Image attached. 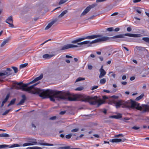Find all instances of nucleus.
Listing matches in <instances>:
<instances>
[{
  "instance_id": "1",
  "label": "nucleus",
  "mask_w": 149,
  "mask_h": 149,
  "mask_svg": "<svg viewBox=\"0 0 149 149\" xmlns=\"http://www.w3.org/2000/svg\"><path fill=\"white\" fill-rule=\"evenodd\" d=\"M38 84L36 83L33 85L26 88L29 85V84H24L22 86H15L16 89H21L23 91H27L33 94H39V96L43 98L49 97L51 101L54 102L55 99H65L64 96H61V91H56L54 90H40L38 88H35V86Z\"/></svg>"
},
{
  "instance_id": "2",
  "label": "nucleus",
  "mask_w": 149,
  "mask_h": 149,
  "mask_svg": "<svg viewBox=\"0 0 149 149\" xmlns=\"http://www.w3.org/2000/svg\"><path fill=\"white\" fill-rule=\"evenodd\" d=\"M114 104L117 108L121 107L123 108H135L138 110L143 109L144 111L147 109V107L146 105H143L140 106L139 104L132 100L126 102L122 100L115 101H114Z\"/></svg>"
},
{
  "instance_id": "3",
  "label": "nucleus",
  "mask_w": 149,
  "mask_h": 149,
  "mask_svg": "<svg viewBox=\"0 0 149 149\" xmlns=\"http://www.w3.org/2000/svg\"><path fill=\"white\" fill-rule=\"evenodd\" d=\"M88 102L91 105H96L97 107H99L102 104L104 103V102L101 99L98 98L97 96L94 97H87L85 101Z\"/></svg>"
},
{
  "instance_id": "4",
  "label": "nucleus",
  "mask_w": 149,
  "mask_h": 149,
  "mask_svg": "<svg viewBox=\"0 0 149 149\" xmlns=\"http://www.w3.org/2000/svg\"><path fill=\"white\" fill-rule=\"evenodd\" d=\"M94 35L99 36V37L96 38H98L96 39L90 41V44H94L96 43L105 41L109 40V38L107 36H102L101 35Z\"/></svg>"
},
{
  "instance_id": "5",
  "label": "nucleus",
  "mask_w": 149,
  "mask_h": 149,
  "mask_svg": "<svg viewBox=\"0 0 149 149\" xmlns=\"http://www.w3.org/2000/svg\"><path fill=\"white\" fill-rule=\"evenodd\" d=\"M98 37H99V36L97 35H91L86 37H83L72 40V41L71 43H72L75 44L85 39H93L95 38H96Z\"/></svg>"
},
{
  "instance_id": "6",
  "label": "nucleus",
  "mask_w": 149,
  "mask_h": 149,
  "mask_svg": "<svg viewBox=\"0 0 149 149\" xmlns=\"http://www.w3.org/2000/svg\"><path fill=\"white\" fill-rule=\"evenodd\" d=\"M28 142L23 144L22 146L24 147L29 146L36 145L37 144V140L33 138H29L28 139Z\"/></svg>"
},
{
  "instance_id": "7",
  "label": "nucleus",
  "mask_w": 149,
  "mask_h": 149,
  "mask_svg": "<svg viewBox=\"0 0 149 149\" xmlns=\"http://www.w3.org/2000/svg\"><path fill=\"white\" fill-rule=\"evenodd\" d=\"M79 46L78 45H75L72 44H68L65 45L63 46L60 49L61 50H64L65 49H67L73 47H77Z\"/></svg>"
},
{
  "instance_id": "8",
  "label": "nucleus",
  "mask_w": 149,
  "mask_h": 149,
  "mask_svg": "<svg viewBox=\"0 0 149 149\" xmlns=\"http://www.w3.org/2000/svg\"><path fill=\"white\" fill-rule=\"evenodd\" d=\"M7 71L8 72L5 71L3 72H0V76L4 75L8 76L12 74V70L10 68H7Z\"/></svg>"
},
{
  "instance_id": "9",
  "label": "nucleus",
  "mask_w": 149,
  "mask_h": 149,
  "mask_svg": "<svg viewBox=\"0 0 149 149\" xmlns=\"http://www.w3.org/2000/svg\"><path fill=\"white\" fill-rule=\"evenodd\" d=\"M103 66H102L99 70L100 74L99 75V77L100 78H101L103 77L106 74V72L103 69Z\"/></svg>"
},
{
  "instance_id": "10",
  "label": "nucleus",
  "mask_w": 149,
  "mask_h": 149,
  "mask_svg": "<svg viewBox=\"0 0 149 149\" xmlns=\"http://www.w3.org/2000/svg\"><path fill=\"white\" fill-rule=\"evenodd\" d=\"M57 21L56 19H55L50 22L49 23L45 28V30H47L49 29Z\"/></svg>"
},
{
  "instance_id": "11",
  "label": "nucleus",
  "mask_w": 149,
  "mask_h": 149,
  "mask_svg": "<svg viewBox=\"0 0 149 149\" xmlns=\"http://www.w3.org/2000/svg\"><path fill=\"white\" fill-rule=\"evenodd\" d=\"M126 36L133 37H140L142 36V35L139 34H132L127 33L126 34Z\"/></svg>"
},
{
  "instance_id": "12",
  "label": "nucleus",
  "mask_w": 149,
  "mask_h": 149,
  "mask_svg": "<svg viewBox=\"0 0 149 149\" xmlns=\"http://www.w3.org/2000/svg\"><path fill=\"white\" fill-rule=\"evenodd\" d=\"M92 8V6H88L83 11V13L81 14V16H82L85 15L87 13H88Z\"/></svg>"
},
{
  "instance_id": "13",
  "label": "nucleus",
  "mask_w": 149,
  "mask_h": 149,
  "mask_svg": "<svg viewBox=\"0 0 149 149\" xmlns=\"http://www.w3.org/2000/svg\"><path fill=\"white\" fill-rule=\"evenodd\" d=\"M43 77V75L42 74H41L39 76L35 78L32 81L28 83V84H29V85L32 84L35 82L37 81L40 80Z\"/></svg>"
},
{
  "instance_id": "14",
  "label": "nucleus",
  "mask_w": 149,
  "mask_h": 149,
  "mask_svg": "<svg viewBox=\"0 0 149 149\" xmlns=\"http://www.w3.org/2000/svg\"><path fill=\"white\" fill-rule=\"evenodd\" d=\"M127 33L124 34H120L116 35L111 37V38L113 39L118 38H125V36H126Z\"/></svg>"
},
{
  "instance_id": "15",
  "label": "nucleus",
  "mask_w": 149,
  "mask_h": 149,
  "mask_svg": "<svg viewBox=\"0 0 149 149\" xmlns=\"http://www.w3.org/2000/svg\"><path fill=\"white\" fill-rule=\"evenodd\" d=\"M22 99L20 100L19 103L17 104V105H22L24 102L26 100V97L24 95H23L22 96Z\"/></svg>"
},
{
  "instance_id": "16",
  "label": "nucleus",
  "mask_w": 149,
  "mask_h": 149,
  "mask_svg": "<svg viewBox=\"0 0 149 149\" xmlns=\"http://www.w3.org/2000/svg\"><path fill=\"white\" fill-rule=\"evenodd\" d=\"M68 13V11L65 10L63 11L58 16V18H61L64 16Z\"/></svg>"
},
{
  "instance_id": "17",
  "label": "nucleus",
  "mask_w": 149,
  "mask_h": 149,
  "mask_svg": "<svg viewBox=\"0 0 149 149\" xmlns=\"http://www.w3.org/2000/svg\"><path fill=\"white\" fill-rule=\"evenodd\" d=\"M122 141V139H114L110 140V141L113 143H118Z\"/></svg>"
},
{
  "instance_id": "18",
  "label": "nucleus",
  "mask_w": 149,
  "mask_h": 149,
  "mask_svg": "<svg viewBox=\"0 0 149 149\" xmlns=\"http://www.w3.org/2000/svg\"><path fill=\"white\" fill-rule=\"evenodd\" d=\"M10 39L9 38L4 40L1 45V47H3L5 45L9 42Z\"/></svg>"
},
{
  "instance_id": "19",
  "label": "nucleus",
  "mask_w": 149,
  "mask_h": 149,
  "mask_svg": "<svg viewBox=\"0 0 149 149\" xmlns=\"http://www.w3.org/2000/svg\"><path fill=\"white\" fill-rule=\"evenodd\" d=\"M53 56V55H49L48 54H45L42 56L43 58L45 59L50 58Z\"/></svg>"
},
{
  "instance_id": "20",
  "label": "nucleus",
  "mask_w": 149,
  "mask_h": 149,
  "mask_svg": "<svg viewBox=\"0 0 149 149\" xmlns=\"http://www.w3.org/2000/svg\"><path fill=\"white\" fill-rule=\"evenodd\" d=\"M90 40H87L83 41L82 42L78 43L77 44L79 45H85V44H90Z\"/></svg>"
},
{
  "instance_id": "21",
  "label": "nucleus",
  "mask_w": 149,
  "mask_h": 149,
  "mask_svg": "<svg viewBox=\"0 0 149 149\" xmlns=\"http://www.w3.org/2000/svg\"><path fill=\"white\" fill-rule=\"evenodd\" d=\"M13 20L12 17L11 16L9 17L6 20V22L7 23L11 22L13 23Z\"/></svg>"
},
{
  "instance_id": "22",
  "label": "nucleus",
  "mask_w": 149,
  "mask_h": 149,
  "mask_svg": "<svg viewBox=\"0 0 149 149\" xmlns=\"http://www.w3.org/2000/svg\"><path fill=\"white\" fill-rule=\"evenodd\" d=\"M68 99L69 101H74L77 100V98L74 97L69 96L68 97Z\"/></svg>"
},
{
  "instance_id": "23",
  "label": "nucleus",
  "mask_w": 149,
  "mask_h": 149,
  "mask_svg": "<svg viewBox=\"0 0 149 149\" xmlns=\"http://www.w3.org/2000/svg\"><path fill=\"white\" fill-rule=\"evenodd\" d=\"M26 149H42L40 147L38 146L29 147L26 148Z\"/></svg>"
},
{
  "instance_id": "24",
  "label": "nucleus",
  "mask_w": 149,
  "mask_h": 149,
  "mask_svg": "<svg viewBox=\"0 0 149 149\" xmlns=\"http://www.w3.org/2000/svg\"><path fill=\"white\" fill-rule=\"evenodd\" d=\"M20 146L17 144H15L11 145H9L8 148H11L14 147H19Z\"/></svg>"
},
{
  "instance_id": "25",
  "label": "nucleus",
  "mask_w": 149,
  "mask_h": 149,
  "mask_svg": "<svg viewBox=\"0 0 149 149\" xmlns=\"http://www.w3.org/2000/svg\"><path fill=\"white\" fill-rule=\"evenodd\" d=\"M16 99H14L11 100L10 103H9L8 105V107L14 104L16 101Z\"/></svg>"
},
{
  "instance_id": "26",
  "label": "nucleus",
  "mask_w": 149,
  "mask_h": 149,
  "mask_svg": "<svg viewBox=\"0 0 149 149\" xmlns=\"http://www.w3.org/2000/svg\"><path fill=\"white\" fill-rule=\"evenodd\" d=\"M144 95L143 93L142 94L139 96L137 97L135 99V100L136 101H139L143 97Z\"/></svg>"
},
{
  "instance_id": "27",
  "label": "nucleus",
  "mask_w": 149,
  "mask_h": 149,
  "mask_svg": "<svg viewBox=\"0 0 149 149\" xmlns=\"http://www.w3.org/2000/svg\"><path fill=\"white\" fill-rule=\"evenodd\" d=\"M9 135L6 133H3L0 134V137H9Z\"/></svg>"
},
{
  "instance_id": "28",
  "label": "nucleus",
  "mask_w": 149,
  "mask_h": 149,
  "mask_svg": "<svg viewBox=\"0 0 149 149\" xmlns=\"http://www.w3.org/2000/svg\"><path fill=\"white\" fill-rule=\"evenodd\" d=\"M106 81V79L105 78H103L100 80V83L102 84H104Z\"/></svg>"
},
{
  "instance_id": "29",
  "label": "nucleus",
  "mask_w": 149,
  "mask_h": 149,
  "mask_svg": "<svg viewBox=\"0 0 149 149\" xmlns=\"http://www.w3.org/2000/svg\"><path fill=\"white\" fill-rule=\"evenodd\" d=\"M39 144L41 145L47 146H53V145L51 144H49L45 143H40Z\"/></svg>"
},
{
  "instance_id": "30",
  "label": "nucleus",
  "mask_w": 149,
  "mask_h": 149,
  "mask_svg": "<svg viewBox=\"0 0 149 149\" xmlns=\"http://www.w3.org/2000/svg\"><path fill=\"white\" fill-rule=\"evenodd\" d=\"M10 96V94H7L6 95V97L3 101L5 103L7 101Z\"/></svg>"
},
{
  "instance_id": "31",
  "label": "nucleus",
  "mask_w": 149,
  "mask_h": 149,
  "mask_svg": "<svg viewBox=\"0 0 149 149\" xmlns=\"http://www.w3.org/2000/svg\"><path fill=\"white\" fill-rule=\"evenodd\" d=\"M8 147H9V145L6 144L0 145V149H3L6 147L8 148Z\"/></svg>"
},
{
  "instance_id": "32",
  "label": "nucleus",
  "mask_w": 149,
  "mask_h": 149,
  "mask_svg": "<svg viewBox=\"0 0 149 149\" xmlns=\"http://www.w3.org/2000/svg\"><path fill=\"white\" fill-rule=\"evenodd\" d=\"M142 40L146 42L149 43V38L143 37L142 38Z\"/></svg>"
},
{
  "instance_id": "33",
  "label": "nucleus",
  "mask_w": 149,
  "mask_h": 149,
  "mask_svg": "<svg viewBox=\"0 0 149 149\" xmlns=\"http://www.w3.org/2000/svg\"><path fill=\"white\" fill-rule=\"evenodd\" d=\"M68 0H61L59 2V4H63L66 2Z\"/></svg>"
},
{
  "instance_id": "34",
  "label": "nucleus",
  "mask_w": 149,
  "mask_h": 149,
  "mask_svg": "<svg viewBox=\"0 0 149 149\" xmlns=\"http://www.w3.org/2000/svg\"><path fill=\"white\" fill-rule=\"evenodd\" d=\"M85 79V78H84L79 77L76 79L75 82H77L81 80H84Z\"/></svg>"
},
{
  "instance_id": "35",
  "label": "nucleus",
  "mask_w": 149,
  "mask_h": 149,
  "mask_svg": "<svg viewBox=\"0 0 149 149\" xmlns=\"http://www.w3.org/2000/svg\"><path fill=\"white\" fill-rule=\"evenodd\" d=\"M28 65V63H25L22 64H21L20 66V68H22L26 67Z\"/></svg>"
},
{
  "instance_id": "36",
  "label": "nucleus",
  "mask_w": 149,
  "mask_h": 149,
  "mask_svg": "<svg viewBox=\"0 0 149 149\" xmlns=\"http://www.w3.org/2000/svg\"><path fill=\"white\" fill-rule=\"evenodd\" d=\"M124 136L123 135V134H118L115 135L114 137L115 138H117V137H118L120 136L123 137Z\"/></svg>"
},
{
  "instance_id": "37",
  "label": "nucleus",
  "mask_w": 149,
  "mask_h": 149,
  "mask_svg": "<svg viewBox=\"0 0 149 149\" xmlns=\"http://www.w3.org/2000/svg\"><path fill=\"white\" fill-rule=\"evenodd\" d=\"M12 68L13 69L15 73H16L18 72V69L17 68L15 67H12Z\"/></svg>"
},
{
  "instance_id": "38",
  "label": "nucleus",
  "mask_w": 149,
  "mask_h": 149,
  "mask_svg": "<svg viewBox=\"0 0 149 149\" xmlns=\"http://www.w3.org/2000/svg\"><path fill=\"white\" fill-rule=\"evenodd\" d=\"M83 89V87H80L77 88L75 90L80 91Z\"/></svg>"
},
{
  "instance_id": "39",
  "label": "nucleus",
  "mask_w": 149,
  "mask_h": 149,
  "mask_svg": "<svg viewBox=\"0 0 149 149\" xmlns=\"http://www.w3.org/2000/svg\"><path fill=\"white\" fill-rule=\"evenodd\" d=\"M11 109L7 110L6 111L3 113V115H5L7 114L10 110Z\"/></svg>"
},
{
  "instance_id": "40",
  "label": "nucleus",
  "mask_w": 149,
  "mask_h": 149,
  "mask_svg": "<svg viewBox=\"0 0 149 149\" xmlns=\"http://www.w3.org/2000/svg\"><path fill=\"white\" fill-rule=\"evenodd\" d=\"M72 136V134H70L68 135H67L65 136V137L66 139H70Z\"/></svg>"
},
{
  "instance_id": "41",
  "label": "nucleus",
  "mask_w": 149,
  "mask_h": 149,
  "mask_svg": "<svg viewBox=\"0 0 149 149\" xmlns=\"http://www.w3.org/2000/svg\"><path fill=\"white\" fill-rule=\"evenodd\" d=\"M115 118L116 119H118L122 117V115L120 114H118L117 115H115Z\"/></svg>"
},
{
  "instance_id": "42",
  "label": "nucleus",
  "mask_w": 149,
  "mask_h": 149,
  "mask_svg": "<svg viewBox=\"0 0 149 149\" xmlns=\"http://www.w3.org/2000/svg\"><path fill=\"white\" fill-rule=\"evenodd\" d=\"M107 30L109 31H112L113 30V27H110L107 29Z\"/></svg>"
},
{
  "instance_id": "43",
  "label": "nucleus",
  "mask_w": 149,
  "mask_h": 149,
  "mask_svg": "<svg viewBox=\"0 0 149 149\" xmlns=\"http://www.w3.org/2000/svg\"><path fill=\"white\" fill-rule=\"evenodd\" d=\"M79 130V129L78 128H75L74 129H73L71 130V132H77Z\"/></svg>"
},
{
  "instance_id": "44",
  "label": "nucleus",
  "mask_w": 149,
  "mask_h": 149,
  "mask_svg": "<svg viewBox=\"0 0 149 149\" xmlns=\"http://www.w3.org/2000/svg\"><path fill=\"white\" fill-rule=\"evenodd\" d=\"M98 87V86H93L92 87V88L91 89V90H94V89H97Z\"/></svg>"
},
{
  "instance_id": "45",
  "label": "nucleus",
  "mask_w": 149,
  "mask_h": 149,
  "mask_svg": "<svg viewBox=\"0 0 149 149\" xmlns=\"http://www.w3.org/2000/svg\"><path fill=\"white\" fill-rule=\"evenodd\" d=\"M132 128L135 130H137L139 129V127L134 126L132 127Z\"/></svg>"
},
{
  "instance_id": "46",
  "label": "nucleus",
  "mask_w": 149,
  "mask_h": 149,
  "mask_svg": "<svg viewBox=\"0 0 149 149\" xmlns=\"http://www.w3.org/2000/svg\"><path fill=\"white\" fill-rule=\"evenodd\" d=\"M13 23H8L9 24V26L12 28H13L14 27V25L13 24Z\"/></svg>"
},
{
  "instance_id": "47",
  "label": "nucleus",
  "mask_w": 149,
  "mask_h": 149,
  "mask_svg": "<svg viewBox=\"0 0 149 149\" xmlns=\"http://www.w3.org/2000/svg\"><path fill=\"white\" fill-rule=\"evenodd\" d=\"M88 69L91 70L93 68V66L91 65H88Z\"/></svg>"
},
{
  "instance_id": "48",
  "label": "nucleus",
  "mask_w": 149,
  "mask_h": 149,
  "mask_svg": "<svg viewBox=\"0 0 149 149\" xmlns=\"http://www.w3.org/2000/svg\"><path fill=\"white\" fill-rule=\"evenodd\" d=\"M141 0H133V1L134 3L139 2L141 1Z\"/></svg>"
},
{
  "instance_id": "49",
  "label": "nucleus",
  "mask_w": 149,
  "mask_h": 149,
  "mask_svg": "<svg viewBox=\"0 0 149 149\" xmlns=\"http://www.w3.org/2000/svg\"><path fill=\"white\" fill-rule=\"evenodd\" d=\"M56 117L54 116H53V117H51L49 119L51 120H54L55 119H56Z\"/></svg>"
},
{
  "instance_id": "50",
  "label": "nucleus",
  "mask_w": 149,
  "mask_h": 149,
  "mask_svg": "<svg viewBox=\"0 0 149 149\" xmlns=\"http://www.w3.org/2000/svg\"><path fill=\"white\" fill-rule=\"evenodd\" d=\"M127 31H128L129 32H130L131 31L132 29L130 27H129L127 28Z\"/></svg>"
},
{
  "instance_id": "51",
  "label": "nucleus",
  "mask_w": 149,
  "mask_h": 149,
  "mask_svg": "<svg viewBox=\"0 0 149 149\" xmlns=\"http://www.w3.org/2000/svg\"><path fill=\"white\" fill-rule=\"evenodd\" d=\"M107 0H96L97 2H104L106 1Z\"/></svg>"
},
{
  "instance_id": "52",
  "label": "nucleus",
  "mask_w": 149,
  "mask_h": 149,
  "mask_svg": "<svg viewBox=\"0 0 149 149\" xmlns=\"http://www.w3.org/2000/svg\"><path fill=\"white\" fill-rule=\"evenodd\" d=\"M136 11L139 13L141 14V10L139 9H136Z\"/></svg>"
},
{
  "instance_id": "53",
  "label": "nucleus",
  "mask_w": 149,
  "mask_h": 149,
  "mask_svg": "<svg viewBox=\"0 0 149 149\" xmlns=\"http://www.w3.org/2000/svg\"><path fill=\"white\" fill-rule=\"evenodd\" d=\"M118 13L117 12H115L113 13L111 15V16H114V15H118Z\"/></svg>"
},
{
  "instance_id": "54",
  "label": "nucleus",
  "mask_w": 149,
  "mask_h": 149,
  "mask_svg": "<svg viewBox=\"0 0 149 149\" xmlns=\"http://www.w3.org/2000/svg\"><path fill=\"white\" fill-rule=\"evenodd\" d=\"M65 113V111H61L60 113V114L61 115H63Z\"/></svg>"
},
{
  "instance_id": "55",
  "label": "nucleus",
  "mask_w": 149,
  "mask_h": 149,
  "mask_svg": "<svg viewBox=\"0 0 149 149\" xmlns=\"http://www.w3.org/2000/svg\"><path fill=\"white\" fill-rule=\"evenodd\" d=\"M103 91L105 92H106L107 93H110V91L109 90H107L104 89L103 90Z\"/></svg>"
},
{
  "instance_id": "56",
  "label": "nucleus",
  "mask_w": 149,
  "mask_h": 149,
  "mask_svg": "<svg viewBox=\"0 0 149 149\" xmlns=\"http://www.w3.org/2000/svg\"><path fill=\"white\" fill-rule=\"evenodd\" d=\"M116 116L115 115L111 116H109V118H115Z\"/></svg>"
},
{
  "instance_id": "57",
  "label": "nucleus",
  "mask_w": 149,
  "mask_h": 149,
  "mask_svg": "<svg viewBox=\"0 0 149 149\" xmlns=\"http://www.w3.org/2000/svg\"><path fill=\"white\" fill-rule=\"evenodd\" d=\"M122 48H124V49H125V50H126L127 51H129L128 49L126 47H123V46H122Z\"/></svg>"
},
{
  "instance_id": "58",
  "label": "nucleus",
  "mask_w": 149,
  "mask_h": 149,
  "mask_svg": "<svg viewBox=\"0 0 149 149\" xmlns=\"http://www.w3.org/2000/svg\"><path fill=\"white\" fill-rule=\"evenodd\" d=\"M121 84L123 85H125L127 84V82L126 81H123L121 82Z\"/></svg>"
},
{
  "instance_id": "59",
  "label": "nucleus",
  "mask_w": 149,
  "mask_h": 149,
  "mask_svg": "<svg viewBox=\"0 0 149 149\" xmlns=\"http://www.w3.org/2000/svg\"><path fill=\"white\" fill-rule=\"evenodd\" d=\"M119 30H120V29L119 28H116L114 29V31H116V32H117V31H119Z\"/></svg>"
},
{
  "instance_id": "60",
  "label": "nucleus",
  "mask_w": 149,
  "mask_h": 149,
  "mask_svg": "<svg viewBox=\"0 0 149 149\" xmlns=\"http://www.w3.org/2000/svg\"><path fill=\"white\" fill-rule=\"evenodd\" d=\"M126 78V76L125 75H123L122 76V79L123 80H125V79Z\"/></svg>"
},
{
  "instance_id": "61",
  "label": "nucleus",
  "mask_w": 149,
  "mask_h": 149,
  "mask_svg": "<svg viewBox=\"0 0 149 149\" xmlns=\"http://www.w3.org/2000/svg\"><path fill=\"white\" fill-rule=\"evenodd\" d=\"M135 78L134 77H130V80L131 81H133L134 79Z\"/></svg>"
},
{
  "instance_id": "62",
  "label": "nucleus",
  "mask_w": 149,
  "mask_h": 149,
  "mask_svg": "<svg viewBox=\"0 0 149 149\" xmlns=\"http://www.w3.org/2000/svg\"><path fill=\"white\" fill-rule=\"evenodd\" d=\"M93 136L96 138H99V136L97 134H95L93 135Z\"/></svg>"
},
{
  "instance_id": "63",
  "label": "nucleus",
  "mask_w": 149,
  "mask_h": 149,
  "mask_svg": "<svg viewBox=\"0 0 149 149\" xmlns=\"http://www.w3.org/2000/svg\"><path fill=\"white\" fill-rule=\"evenodd\" d=\"M90 56L92 58H94L95 57V56L93 54H91L90 55Z\"/></svg>"
},
{
  "instance_id": "64",
  "label": "nucleus",
  "mask_w": 149,
  "mask_h": 149,
  "mask_svg": "<svg viewBox=\"0 0 149 149\" xmlns=\"http://www.w3.org/2000/svg\"><path fill=\"white\" fill-rule=\"evenodd\" d=\"M99 59H100V60L101 61H102L103 60V58L102 57L100 56V57H99Z\"/></svg>"
}]
</instances>
